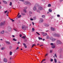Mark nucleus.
Masks as SVG:
<instances>
[{
	"label": "nucleus",
	"mask_w": 63,
	"mask_h": 63,
	"mask_svg": "<svg viewBox=\"0 0 63 63\" xmlns=\"http://www.w3.org/2000/svg\"><path fill=\"white\" fill-rule=\"evenodd\" d=\"M37 6H38V4L37 3L36 4L33 9V10L34 11H36V10H37V8H36V7Z\"/></svg>",
	"instance_id": "f257e3e1"
},
{
	"label": "nucleus",
	"mask_w": 63,
	"mask_h": 63,
	"mask_svg": "<svg viewBox=\"0 0 63 63\" xmlns=\"http://www.w3.org/2000/svg\"><path fill=\"white\" fill-rule=\"evenodd\" d=\"M56 43L57 45H58L59 44H61L62 43H61V41H60V40H57L56 41Z\"/></svg>",
	"instance_id": "f03ea898"
},
{
	"label": "nucleus",
	"mask_w": 63,
	"mask_h": 63,
	"mask_svg": "<svg viewBox=\"0 0 63 63\" xmlns=\"http://www.w3.org/2000/svg\"><path fill=\"white\" fill-rule=\"evenodd\" d=\"M43 21L44 20H43V19L41 18L40 20H39V22L40 23H43Z\"/></svg>",
	"instance_id": "7ed1b4c3"
},
{
	"label": "nucleus",
	"mask_w": 63,
	"mask_h": 63,
	"mask_svg": "<svg viewBox=\"0 0 63 63\" xmlns=\"http://www.w3.org/2000/svg\"><path fill=\"white\" fill-rule=\"evenodd\" d=\"M50 40H52V42H54L56 40V39L55 38H53V37H50Z\"/></svg>",
	"instance_id": "20e7f679"
},
{
	"label": "nucleus",
	"mask_w": 63,
	"mask_h": 63,
	"mask_svg": "<svg viewBox=\"0 0 63 63\" xmlns=\"http://www.w3.org/2000/svg\"><path fill=\"white\" fill-rule=\"evenodd\" d=\"M22 29L24 30H26V26L25 25H23L22 27Z\"/></svg>",
	"instance_id": "39448f33"
},
{
	"label": "nucleus",
	"mask_w": 63,
	"mask_h": 63,
	"mask_svg": "<svg viewBox=\"0 0 63 63\" xmlns=\"http://www.w3.org/2000/svg\"><path fill=\"white\" fill-rule=\"evenodd\" d=\"M43 8L41 6H39L38 7V10L39 11H41V10H43Z\"/></svg>",
	"instance_id": "423d86ee"
},
{
	"label": "nucleus",
	"mask_w": 63,
	"mask_h": 63,
	"mask_svg": "<svg viewBox=\"0 0 63 63\" xmlns=\"http://www.w3.org/2000/svg\"><path fill=\"white\" fill-rule=\"evenodd\" d=\"M44 26H46V27H48V26H49V25L46 23H44Z\"/></svg>",
	"instance_id": "0eeeda50"
},
{
	"label": "nucleus",
	"mask_w": 63,
	"mask_h": 63,
	"mask_svg": "<svg viewBox=\"0 0 63 63\" xmlns=\"http://www.w3.org/2000/svg\"><path fill=\"white\" fill-rule=\"evenodd\" d=\"M51 47L52 48H55V44H54L51 46Z\"/></svg>",
	"instance_id": "6e6552de"
},
{
	"label": "nucleus",
	"mask_w": 63,
	"mask_h": 63,
	"mask_svg": "<svg viewBox=\"0 0 63 63\" xmlns=\"http://www.w3.org/2000/svg\"><path fill=\"white\" fill-rule=\"evenodd\" d=\"M24 4H25V5H27V4H28V1H26L24 2Z\"/></svg>",
	"instance_id": "1a4fd4ad"
},
{
	"label": "nucleus",
	"mask_w": 63,
	"mask_h": 63,
	"mask_svg": "<svg viewBox=\"0 0 63 63\" xmlns=\"http://www.w3.org/2000/svg\"><path fill=\"white\" fill-rule=\"evenodd\" d=\"M3 61L5 62H7V59L6 58H4L3 59Z\"/></svg>",
	"instance_id": "9d476101"
},
{
	"label": "nucleus",
	"mask_w": 63,
	"mask_h": 63,
	"mask_svg": "<svg viewBox=\"0 0 63 63\" xmlns=\"http://www.w3.org/2000/svg\"><path fill=\"white\" fill-rule=\"evenodd\" d=\"M53 36H54V37H57V33H54L53 35Z\"/></svg>",
	"instance_id": "9b49d317"
},
{
	"label": "nucleus",
	"mask_w": 63,
	"mask_h": 63,
	"mask_svg": "<svg viewBox=\"0 0 63 63\" xmlns=\"http://www.w3.org/2000/svg\"><path fill=\"white\" fill-rule=\"evenodd\" d=\"M23 45L24 46V47H25V48H27V46H26V44H25L24 43L23 44Z\"/></svg>",
	"instance_id": "f8f14e48"
},
{
	"label": "nucleus",
	"mask_w": 63,
	"mask_h": 63,
	"mask_svg": "<svg viewBox=\"0 0 63 63\" xmlns=\"http://www.w3.org/2000/svg\"><path fill=\"white\" fill-rule=\"evenodd\" d=\"M57 37H60V34L59 33H57Z\"/></svg>",
	"instance_id": "ddd939ff"
},
{
	"label": "nucleus",
	"mask_w": 63,
	"mask_h": 63,
	"mask_svg": "<svg viewBox=\"0 0 63 63\" xmlns=\"http://www.w3.org/2000/svg\"><path fill=\"white\" fill-rule=\"evenodd\" d=\"M51 30L52 31H53L54 30V28L52 27H51Z\"/></svg>",
	"instance_id": "4468645a"
},
{
	"label": "nucleus",
	"mask_w": 63,
	"mask_h": 63,
	"mask_svg": "<svg viewBox=\"0 0 63 63\" xmlns=\"http://www.w3.org/2000/svg\"><path fill=\"white\" fill-rule=\"evenodd\" d=\"M5 42H6L7 44H8V45H9V44H10V42H8V41H5Z\"/></svg>",
	"instance_id": "2eb2a0df"
},
{
	"label": "nucleus",
	"mask_w": 63,
	"mask_h": 63,
	"mask_svg": "<svg viewBox=\"0 0 63 63\" xmlns=\"http://www.w3.org/2000/svg\"><path fill=\"white\" fill-rule=\"evenodd\" d=\"M4 24L3 22H1V23L0 24V25L1 26H3L4 25Z\"/></svg>",
	"instance_id": "dca6fc26"
},
{
	"label": "nucleus",
	"mask_w": 63,
	"mask_h": 63,
	"mask_svg": "<svg viewBox=\"0 0 63 63\" xmlns=\"http://www.w3.org/2000/svg\"><path fill=\"white\" fill-rule=\"evenodd\" d=\"M1 34H3L4 33V31L3 30L1 32Z\"/></svg>",
	"instance_id": "f3484780"
},
{
	"label": "nucleus",
	"mask_w": 63,
	"mask_h": 63,
	"mask_svg": "<svg viewBox=\"0 0 63 63\" xmlns=\"http://www.w3.org/2000/svg\"><path fill=\"white\" fill-rule=\"evenodd\" d=\"M54 62L55 63H57V60H56V59L55 58L54 59Z\"/></svg>",
	"instance_id": "a211bd4d"
},
{
	"label": "nucleus",
	"mask_w": 63,
	"mask_h": 63,
	"mask_svg": "<svg viewBox=\"0 0 63 63\" xmlns=\"http://www.w3.org/2000/svg\"><path fill=\"white\" fill-rule=\"evenodd\" d=\"M49 36H47L46 38V39H49Z\"/></svg>",
	"instance_id": "6ab92c4d"
},
{
	"label": "nucleus",
	"mask_w": 63,
	"mask_h": 63,
	"mask_svg": "<svg viewBox=\"0 0 63 63\" xmlns=\"http://www.w3.org/2000/svg\"><path fill=\"white\" fill-rule=\"evenodd\" d=\"M51 4H49L48 5V7H51Z\"/></svg>",
	"instance_id": "aec40b11"
},
{
	"label": "nucleus",
	"mask_w": 63,
	"mask_h": 63,
	"mask_svg": "<svg viewBox=\"0 0 63 63\" xmlns=\"http://www.w3.org/2000/svg\"><path fill=\"white\" fill-rule=\"evenodd\" d=\"M3 3H4V4H7V2L5 1H3Z\"/></svg>",
	"instance_id": "412c9836"
},
{
	"label": "nucleus",
	"mask_w": 63,
	"mask_h": 63,
	"mask_svg": "<svg viewBox=\"0 0 63 63\" xmlns=\"http://www.w3.org/2000/svg\"><path fill=\"white\" fill-rule=\"evenodd\" d=\"M47 33H44L43 34V36H47Z\"/></svg>",
	"instance_id": "4be33fe9"
},
{
	"label": "nucleus",
	"mask_w": 63,
	"mask_h": 63,
	"mask_svg": "<svg viewBox=\"0 0 63 63\" xmlns=\"http://www.w3.org/2000/svg\"><path fill=\"white\" fill-rule=\"evenodd\" d=\"M29 13L30 14H32V12L31 11H30L29 12Z\"/></svg>",
	"instance_id": "5701e85b"
},
{
	"label": "nucleus",
	"mask_w": 63,
	"mask_h": 63,
	"mask_svg": "<svg viewBox=\"0 0 63 63\" xmlns=\"http://www.w3.org/2000/svg\"><path fill=\"white\" fill-rule=\"evenodd\" d=\"M5 49V48L4 47H2L1 48V50H4V49Z\"/></svg>",
	"instance_id": "b1692460"
},
{
	"label": "nucleus",
	"mask_w": 63,
	"mask_h": 63,
	"mask_svg": "<svg viewBox=\"0 0 63 63\" xmlns=\"http://www.w3.org/2000/svg\"><path fill=\"white\" fill-rule=\"evenodd\" d=\"M21 38L23 39H25V38H26V37L25 36H23V37H22Z\"/></svg>",
	"instance_id": "393cba45"
},
{
	"label": "nucleus",
	"mask_w": 63,
	"mask_h": 63,
	"mask_svg": "<svg viewBox=\"0 0 63 63\" xmlns=\"http://www.w3.org/2000/svg\"><path fill=\"white\" fill-rule=\"evenodd\" d=\"M48 11L49 12H50V13H51L52 12V10H51V9H49L48 10Z\"/></svg>",
	"instance_id": "a878e982"
},
{
	"label": "nucleus",
	"mask_w": 63,
	"mask_h": 63,
	"mask_svg": "<svg viewBox=\"0 0 63 63\" xmlns=\"http://www.w3.org/2000/svg\"><path fill=\"white\" fill-rule=\"evenodd\" d=\"M33 20H36V17H34L33 18Z\"/></svg>",
	"instance_id": "bb28decb"
},
{
	"label": "nucleus",
	"mask_w": 63,
	"mask_h": 63,
	"mask_svg": "<svg viewBox=\"0 0 63 63\" xmlns=\"http://www.w3.org/2000/svg\"><path fill=\"white\" fill-rule=\"evenodd\" d=\"M21 15H22V16H25L26 15L25 14L23 13H21Z\"/></svg>",
	"instance_id": "cd10ccee"
},
{
	"label": "nucleus",
	"mask_w": 63,
	"mask_h": 63,
	"mask_svg": "<svg viewBox=\"0 0 63 63\" xmlns=\"http://www.w3.org/2000/svg\"><path fill=\"white\" fill-rule=\"evenodd\" d=\"M38 39H39V40H42L43 39V38H41L40 37H39Z\"/></svg>",
	"instance_id": "c85d7f7f"
},
{
	"label": "nucleus",
	"mask_w": 63,
	"mask_h": 63,
	"mask_svg": "<svg viewBox=\"0 0 63 63\" xmlns=\"http://www.w3.org/2000/svg\"><path fill=\"white\" fill-rule=\"evenodd\" d=\"M13 53L11 51L10 52V55H12V54Z\"/></svg>",
	"instance_id": "c756f323"
},
{
	"label": "nucleus",
	"mask_w": 63,
	"mask_h": 63,
	"mask_svg": "<svg viewBox=\"0 0 63 63\" xmlns=\"http://www.w3.org/2000/svg\"><path fill=\"white\" fill-rule=\"evenodd\" d=\"M10 6H12V3L11 2H10V3L9 4Z\"/></svg>",
	"instance_id": "7c9ffc66"
},
{
	"label": "nucleus",
	"mask_w": 63,
	"mask_h": 63,
	"mask_svg": "<svg viewBox=\"0 0 63 63\" xmlns=\"http://www.w3.org/2000/svg\"><path fill=\"white\" fill-rule=\"evenodd\" d=\"M13 41H16V39L15 38H13Z\"/></svg>",
	"instance_id": "2f4dec72"
},
{
	"label": "nucleus",
	"mask_w": 63,
	"mask_h": 63,
	"mask_svg": "<svg viewBox=\"0 0 63 63\" xmlns=\"http://www.w3.org/2000/svg\"><path fill=\"white\" fill-rule=\"evenodd\" d=\"M35 30V29H34L33 28L32 29V32H34V31Z\"/></svg>",
	"instance_id": "473e14b6"
},
{
	"label": "nucleus",
	"mask_w": 63,
	"mask_h": 63,
	"mask_svg": "<svg viewBox=\"0 0 63 63\" xmlns=\"http://www.w3.org/2000/svg\"><path fill=\"white\" fill-rule=\"evenodd\" d=\"M42 17H43V18H45V15H42Z\"/></svg>",
	"instance_id": "72a5a7b5"
},
{
	"label": "nucleus",
	"mask_w": 63,
	"mask_h": 63,
	"mask_svg": "<svg viewBox=\"0 0 63 63\" xmlns=\"http://www.w3.org/2000/svg\"><path fill=\"white\" fill-rule=\"evenodd\" d=\"M27 9V7H24V10H26V9Z\"/></svg>",
	"instance_id": "f704fd0d"
},
{
	"label": "nucleus",
	"mask_w": 63,
	"mask_h": 63,
	"mask_svg": "<svg viewBox=\"0 0 63 63\" xmlns=\"http://www.w3.org/2000/svg\"><path fill=\"white\" fill-rule=\"evenodd\" d=\"M21 15H20L18 16V18H20V17H21Z\"/></svg>",
	"instance_id": "c9c22d12"
},
{
	"label": "nucleus",
	"mask_w": 63,
	"mask_h": 63,
	"mask_svg": "<svg viewBox=\"0 0 63 63\" xmlns=\"http://www.w3.org/2000/svg\"><path fill=\"white\" fill-rule=\"evenodd\" d=\"M36 11L37 12H38V13H40V11L39 10H36Z\"/></svg>",
	"instance_id": "e433bc0d"
},
{
	"label": "nucleus",
	"mask_w": 63,
	"mask_h": 63,
	"mask_svg": "<svg viewBox=\"0 0 63 63\" xmlns=\"http://www.w3.org/2000/svg\"><path fill=\"white\" fill-rule=\"evenodd\" d=\"M53 45H54V44L53 43H51L50 44V45H51L52 46H53Z\"/></svg>",
	"instance_id": "4c0bfd02"
},
{
	"label": "nucleus",
	"mask_w": 63,
	"mask_h": 63,
	"mask_svg": "<svg viewBox=\"0 0 63 63\" xmlns=\"http://www.w3.org/2000/svg\"><path fill=\"white\" fill-rule=\"evenodd\" d=\"M11 20H12V21H13V22H14V21H15V20H13V19H10Z\"/></svg>",
	"instance_id": "58836bf2"
},
{
	"label": "nucleus",
	"mask_w": 63,
	"mask_h": 63,
	"mask_svg": "<svg viewBox=\"0 0 63 63\" xmlns=\"http://www.w3.org/2000/svg\"><path fill=\"white\" fill-rule=\"evenodd\" d=\"M36 33L38 34V35H40V33H39L38 32H36Z\"/></svg>",
	"instance_id": "ea45409f"
},
{
	"label": "nucleus",
	"mask_w": 63,
	"mask_h": 63,
	"mask_svg": "<svg viewBox=\"0 0 63 63\" xmlns=\"http://www.w3.org/2000/svg\"><path fill=\"white\" fill-rule=\"evenodd\" d=\"M35 44H33L32 45V47H34V46H35Z\"/></svg>",
	"instance_id": "a19ab883"
},
{
	"label": "nucleus",
	"mask_w": 63,
	"mask_h": 63,
	"mask_svg": "<svg viewBox=\"0 0 63 63\" xmlns=\"http://www.w3.org/2000/svg\"><path fill=\"white\" fill-rule=\"evenodd\" d=\"M6 22V21H3V24H5V23Z\"/></svg>",
	"instance_id": "79ce46f5"
},
{
	"label": "nucleus",
	"mask_w": 63,
	"mask_h": 63,
	"mask_svg": "<svg viewBox=\"0 0 63 63\" xmlns=\"http://www.w3.org/2000/svg\"><path fill=\"white\" fill-rule=\"evenodd\" d=\"M44 33H45V32H41V33L42 34L43 36L44 34Z\"/></svg>",
	"instance_id": "37998d69"
},
{
	"label": "nucleus",
	"mask_w": 63,
	"mask_h": 63,
	"mask_svg": "<svg viewBox=\"0 0 63 63\" xmlns=\"http://www.w3.org/2000/svg\"><path fill=\"white\" fill-rule=\"evenodd\" d=\"M54 56L56 57H57V56L56 55V54H55L54 55Z\"/></svg>",
	"instance_id": "c03bdc74"
},
{
	"label": "nucleus",
	"mask_w": 63,
	"mask_h": 63,
	"mask_svg": "<svg viewBox=\"0 0 63 63\" xmlns=\"http://www.w3.org/2000/svg\"><path fill=\"white\" fill-rule=\"evenodd\" d=\"M28 4H29V5H31V3L30 2H28Z\"/></svg>",
	"instance_id": "a18cd8bd"
},
{
	"label": "nucleus",
	"mask_w": 63,
	"mask_h": 63,
	"mask_svg": "<svg viewBox=\"0 0 63 63\" xmlns=\"http://www.w3.org/2000/svg\"><path fill=\"white\" fill-rule=\"evenodd\" d=\"M50 53H52V50H50Z\"/></svg>",
	"instance_id": "49530a36"
},
{
	"label": "nucleus",
	"mask_w": 63,
	"mask_h": 63,
	"mask_svg": "<svg viewBox=\"0 0 63 63\" xmlns=\"http://www.w3.org/2000/svg\"><path fill=\"white\" fill-rule=\"evenodd\" d=\"M7 12H8V11L7 10L5 11L4 12V13H5V14H6V13H7Z\"/></svg>",
	"instance_id": "de8ad7c7"
},
{
	"label": "nucleus",
	"mask_w": 63,
	"mask_h": 63,
	"mask_svg": "<svg viewBox=\"0 0 63 63\" xmlns=\"http://www.w3.org/2000/svg\"><path fill=\"white\" fill-rule=\"evenodd\" d=\"M50 61H51V62H52V61H53V59H51Z\"/></svg>",
	"instance_id": "09e8293b"
},
{
	"label": "nucleus",
	"mask_w": 63,
	"mask_h": 63,
	"mask_svg": "<svg viewBox=\"0 0 63 63\" xmlns=\"http://www.w3.org/2000/svg\"><path fill=\"white\" fill-rule=\"evenodd\" d=\"M57 17H59V16H60V15H57Z\"/></svg>",
	"instance_id": "8fccbe9b"
},
{
	"label": "nucleus",
	"mask_w": 63,
	"mask_h": 63,
	"mask_svg": "<svg viewBox=\"0 0 63 63\" xmlns=\"http://www.w3.org/2000/svg\"><path fill=\"white\" fill-rule=\"evenodd\" d=\"M19 49V47H17L16 49V50H17V49Z\"/></svg>",
	"instance_id": "3c124183"
},
{
	"label": "nucleus",
	"mask_w": 63,
	"mask_h": 63,
	"mask_svg": "<svg viewBox=\"0 0 63 63\" xmlns=\"http://www.w3.org/2000/svg\"><path fill=\"white\" fill-rule=\"evenodd\" d=\"M24 11L25 12V13H26V10H24Z\"/></svg>",
	"instance_id": "603ef678"
},
{
	"label": "nucleus",
	"mask_w": 63,
	"mask_h": 63,
	"mask_svg": "<svg viewBox=\"0 0 63 63\" xmlns=\"http://www.w3.org/2000/svg\"><path fill=\"white\" fill-rule=\"evenodd\" d=\"M30 20H33V19H32V18H31L30 19Z\"/></svg>",
	"instance_id": "864d4df0"
},
{
	"label": "nucleus",
	"mask_w": 63,
	"mask_h": 63,
	"mask_svg": "<svg viewBox=\"0 0 63 63\" xmlns=\"http://www.w3.org/2000/svg\"><path fill=\"white\" fill-rule=\"evenodd\" d=\"M19 36L20 37H21L22 36V35H21V34H20L19 35Z\"/></svg>",
	"instance_id": "5fc2aeb1"
},
{
	"label": "nucleus",
	"mask_w": 63,
	"mask_h": 63,
	"mask_svg": "<svg viewBox=\"0 0 63 63\" xmlns=\"http://www.w3.org/2000/svg\"><path fill=\"white\" fill-rule=\"evenodd\" d=\"M48 55V54L47 53V54H46L45 56H47V55Z\"/></svg>",
	"instance_id": "6e6d98bb"
},
{
	"label": "nucleus",
	"mask_w": 63,
	"mask_h": 63,
	"mask_svg": "<svg viewBox=\"0 0 63 63\" xmlns=\"http://www.w3.org/2000/svg\"><path fill=\"white\" fill-rule=\"evenodd\" d=\"M15 37V36L14 35H12V37H13V38H14Z\"/></svg>",
	"instance_id": "4d7b16f0"
},
{
	"label": "nucleus",
	"mask_w": 63,
	"mask_h": 63,
	"mask_svg": "<svg viewBox=\"0 0 63 63\" xmlns=\"http://www.w3.org/2000/svg\"><path fill=\"white\" fill-rule=\"evenodd\" d=\"M43 46V45H41L40 46V47H42Z\"/></svg>",
	"instance_id": "13d9d810"
},
{
	"label": "nucleus",
	"mask_w": 63,
	"mask_h": 63,
	"mask_svg": "<svg viewBox=\"0 0 63 63\" xmlns=\"http://www.w3.org/2000/svg\"><path fill=\"white\" fill-rule=\"evenodd\" d=\"M63 1V0H60V2H61Z\"/></svg>",
	"instance_id": "bf43d9fd"
},
{
	"label": "nucleus",
	"mask_w": 63,
	"mask_h": 63,
	"mask_svg": "<svg viewBox=\"0 0 63 63\" xmlns=\"http://www.w3.org/2000/svg\"><path fill=\"white\" fill-rule=\"evenodd\" d=\"M14 30H15V31H16V29H14Z\"/></svg>",
	"instance_id": "052dcab7"
},
{
	"label": "nucleus",
	"mask_w": 63,
	"mask_h": 63,
	"mask_svg": "<svg viewBox=\"0 0 63 63\" xmlns=\"http://www.w3.org/2000/svg\"><path fill=\"white\" fill-rule=\"evenodd\" d=\"M21 1L22 2H23V1H24V0H21Z\"/></svg>",
	"instance_id": "680f3d73"
},
{
	"label": "nucleus",
	"mask_w": 63,
	"mask_h": 63,
	"mask_svg": "<svg viewBox=\"0 0 63 63\" xmlns=\"http://www.w3.org/2000/svg\"><path fill=\"white\" fill-rule=\"evenodd\" d=\"M32 24H33V25H34V23L33 22H32Z\"/></svg>",
	"instance_id": "e2e57ef3"
},
{
	"label": "nucleus",
	"mask_w": 63,
	"mask_h": 63,
	"mask_svg": "<svg viewBox=\"0 0 63 63\" xmlns=\"http://www.w3.org/2000/svg\"><path fill=\"white\" fill-rule=\"evenodd\" d=\"M17 44H20V42H18V43H17Z\"/></svg>",
	"instance_id": "0e129e2a"
},
{
	"label": "nucleus",
	"mask_w": 63,
	"mask_h": 63,
	"mask_svg": "<svg viewBox=\"0 0 63 63\" xmlns=\"http://www.w3.org/2000/svg\"><path fill=\"white\" fill-rule=\"evenodd\" d=\"M45 39H43V41H45Z\"/></svg>",
	"instance_id": "69168bd1"
},
{
	"label": "nucleus",
	"mask_w": 63,
	"mask_h": 63,
	"mask_svg": "<svg viewBox=\"0 0 63 63\" xmlns=\"http://www.w3.org/2000/svg\"><path fill=\"white\" fill-rule=\"evenodd\" d=\"M19 13H18V14L17 16H19Z\"/></svg>",
	"instance_id": "338daca9"
},
{
	"label": "nucleus",
	"mask_w": 63,
	"mask_h": 63,
	"mask_svg": "<svg viewBox=\"0 0 63 63\" xmlns=\"http://www.w3.org/2000/svg\"><path fill=\"white\" fill-rule=\"evenodd\" d=\"M10 59H12V58L10 57Z\"/></svg>",
	"instance_id": "774afa93"
}]
</instances>
